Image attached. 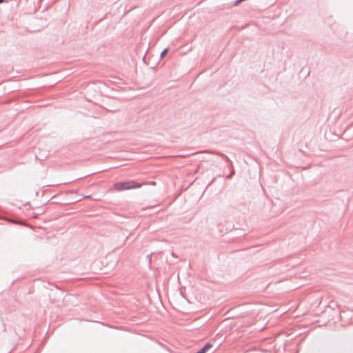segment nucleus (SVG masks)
<instances>
[{
    "label": "nucleus",
    "mask_w": 353,
    "mask_h": 353,
    "mask_svg": "<svg viewBox=\"0 0 353 353\" xmlns=\"http://www.w3.org/2000/svg\"><path fill=\"white\" fill-rule=\"evenodd\" d=\"M202 152H208V153H212V154H216L220 157H221L222 158H223L224 159H225V161L228 162V163H231V161L230 160V159L224 154L223 153H221V152H212V151H203Z\"/></svg>",
    "instance_id": "f03ea898"
},
{
    "label": "nucleus",
    "mask_w": 353,
    "mask_h": 353,
    "mask_svg": "<svg viewBox=\"0 0 353 353\" xmlns=\"http://www.w3.org/2000/svg\"><path fill=\"white\" fill-rule=\"evenodd\" d=\"M85 198H90V196H85Z\"/></svg>",
    "instance_id": "0eeeda50"
},
{
    "label": "nucleus",
    "mask_w": 353,
    "mask_h": 353,
    "mask_svg": "<svg viewBox=\"0 0 353 353\" xmlns=\"http://www.w3.org/2000/svg\"><path fill=\"white\" fill-rule=\"evenodd\" d=\"M141 186V184L137 183L133 181L119 182V183H116L114 184L115 188L119 191L130 190L132 188H140Z\"/></svg>",
    "instance_id": "f257e3e1"
},
{
    "label": "nucleus",
    "mask_w": 353,
    "mask_h": 353,
    "mask_svg": "<svg viewBox=\"0 0 353 353\" xmlns=\"http://www.w3.org/2000/svg\"><path fill=\"white\" fill-rule=\"evenodd\" d=\"M168 48H165L161 53V58H163L168 53Z\"/></svg>",
    "instance_id": "20e7f679"
},
{
    "label": "nucleus",
    "mask_w": 353,
    "mask_h": 353,
    "mask_svg": "<svg viewBox=\"0 0 353 353\" xmlns=\"http://www.w3.org/2000/svg\"><path fill=\"white\" fill-rule=\"evenodd\" d=\"M202 152H208V153H212V154H216L220 157H221L222 158H223L224 159H225V161L228 162V163H231V161L230 160V159L224 154L223 153H221V152H212V151H203Z\"/></svg>",
    "instance_id": "7ed1b4c3"
},
{
    "label": "nucleus",
    "mask_w": 353,
    "mask_h": 353,
    "mask_svg": "<svg viewBox=\"0 0 353 353\" xmlns=\"http://www.w3.org/2000/svg\"><path fill=\"white\" fill-rule=\"evenodd\" d=\"M234 174V170H232L231 173L228 176H227V179H230Z\"/></svg>",
    "instance_id": "39448f33"
},
{
    "label": "nucleus",
    "mask_w": 353,
    "mask_h": 353,
    "mask_svg": "<svg viewBox=\"0 0 353 353\" xmlns=\"http://www.w3.org/2000/svg\"><path fill=\"white\" fill-rule=\"evenodd\" d=\"M4 1V0H0V4L2 3Z\"/></svg>",
    "instance_id": "423d86ee"
}]
</instances>
